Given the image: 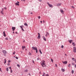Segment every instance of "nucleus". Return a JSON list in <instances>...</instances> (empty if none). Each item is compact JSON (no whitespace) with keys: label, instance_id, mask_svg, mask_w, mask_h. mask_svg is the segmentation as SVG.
<instances>
[{"label":"nucleus","instance_id":"43","mask_svg":"<svg viewBox=\"0 0 76 76\" xmlns=\"http://www.w3.org/2000/svg\"><path fill=\"white\" fill-rule=\"evenodd\" d=\"M55 66L57 67V64H55Z\"/></svg>","mask_w":76,"mask_h":76},{"label":"nucleus","instance_id":"15","mask_svg":"<svg viewBox=\"0 0 76 76\" xmlns=\"http://www.w3.org/2000/svg\"><path fill=\"white\" fill-rule=\"evenodd\" d=\"M3 11H1V14H2V15H4V13H3Z\"/></svg>","mask_w":76,"mask_h":76},{"label":"nucleus","instance_id":"36","mask_svg":"<svg viewBox=\"0 0 76 76\" xmlns=\"http://www.w3.org/2000/svg\"><path fill=\"white\" fill-rule=\"evenodd\" d=\"M68 67H70V64H69L68 66Z\"/></svg>","mask_w":76,"mask_h":76},{"label":"nucleus","instance_id":"18","mask_svg":"<svg viewBox=\"0 0 76 76\" xmlns=\"http://www.w3.org/2000/svg\"><path fill=\"white\" fill-rule=\"evenodd\" d=\"M24 25H25L26 26H28V24H27L26 23H24Z\"/></svg>","mask_w":76,"mask_h":76},{"label":"nucleus","instance_id":"6","mask_svg":"<svg viewBox=\"0 0 76 76\" xmlns=\"http://www.w3.org/2000/svg\"><path fill=\"white\" fill-rule=\"evenodd\" d=\"M60 12H61V13H63V14H64V11H63V10L62 9H61L60 10Z\"/></svg>","mask_w":76,"mask_h":76},{"label":"nucleus","instance_id":"50","mask_svg":"<svg viewBox=\"0 0 76 76\" xmlns=\"http://www.w3.org/2000/svg\"><path fill=\"white\" fill-rule=\"evenodd\" d=\"M72 60H75V58H72Z\"/></svg>","mask_w":76,"mask_h":76},{"label":"nucleus","instance_id":"12","mask_svg":"<svg viewBox=\"0 0 76 76\" xmlns=\"http://www.w3.org/2000/svg\"><path fill=\"white\" fill-rule=\"evenodd\" d=\"M49 35V33H48V32H47L46 34H45V36L46 37H48V36Z\"/></svg>","mask_w":76,"mask_h":76},{"label":"nucleus","instance_id":"53","mask_svg":"<svg viewBox=\"0 0 76 76\" xmlns=\"http://www.w3.org/2000/svg\"><path fill=\"white\" fill-rule=\"evenodd\" d=\"M75 67L76 68V64L75 65Z\"/></svg>","mask_w":76,"mask_h":76},{"label":"nucleus","instance_id":"10","mask_svg":"<svg viewBox=\"0 0 76 76\" xmlns=\"http://www.w3.org/2000/svg\"><path fill=\"white\" fill-rule=\"evenodd\" d=\"M69 42H70V44H71V43H72V42H73V40H69Z\"/></svg>","mask_w":76,"mask_h":76},{"label":"nucleus","instance_id":"17","mask_svg":"<svg viewBox=\"0 0 76 76\" xmlns=\"http://www.w3.org/2000/svg\"><path fill=\"white\" fill-rule=\"evenodd\" d=\"M61 71H62V72H64L65 71V70H64V69L62 68Z\"/></svg>","mask_w":76,"mask_h":76},{"label":"nucleus","instance_id":"16","mask_svg":"<svg viewBox=\"0 0 76 76\" xmlns=\"http://www.w3.org/2000/svg\"><path fill=\"white\" fill-rule=\"evenodd\" d=\"M61 4H57V6H61Z\"/></svg>","mask_w":76,"mask_h":76},{"label":"nucleus","instance_id":"37","mask_svg":"<svg viewBox=\"0 0 76 76\" xmlns=\"http://www.w3.org/2000/svg\"><path fill=\"white\" fill-rule=\"evenodd\" d=\"M38 19H40V18H41V17H40V16H39V17H38Z\"/></svg>","mask_w":76,"mask_h":76},{"label":"nucleus","instance_id":"57","mask_svg":"<svg viewBox=\"0 0 76 76\" xmlns=\"http://www.w3.org/2000/svg\"><path fill=\"white\" fill-rule=\"evenodd\" d=\"M43 23H44L45 22L44 21V20H43Z\"/></svg>","mask_w":76,"mask_h":76},{"label":"nucleus","instance_id":"62","mask_svg":"<svg viewBox=\"0 0 76 76\" xmlns=\"http://www.w3.org/2000/svg\"><path fill=\"white\" fill-rule=\"evenodd\" d=\"M17 2L18 3H19V2L18 1Z\"/></svg>","mask_w":76,"mask_h":76},{"label":"nucleus","instance_id":"47","mask_svg":"<svg viewBox=\"0 0 76 76\" xmlns=\"http://www.w3.org/2000/svg\"><path fill=\"white\" fill-rule=\"evenodd\" d=\"M4 9H5L6 10V9H7V8H6V7H5L4 8Z\"/></svg>","mask_w":76,"mask_h":76},{"label":"nucleus","instance_id":"63","mask_svg":"<svg viewBox=\"0 0 76 76\" xmlns=\"http://www.w3.org/2000/svg\"><path fill=\"white\" fill-rule=\"evenodd\" d=\"M26 50H27L26 49Z\"/></svg>","mask_w":76,"mask_h":76},{"label":"nucleus","instance_id":"38","mask_svg":"<svg viewBox=\"0 0 76 76\" xmlns=\"http://www.w3.org/2000/svg\"><path fill=\"white\" fill-rule=\"evenodd\" d=\"M72 65H75V63H72Z\"/></svg>","mask_w":76,"mask_h":76},{"label":"nucleus","instance_id":"25","mask_svg":"<svg viewBox=\"0 0 76 76\" xmlns=\"http://www.w3.org/2000/svg\"><path fill=\"white\" fill-rule=\"evenodd\" d=\"M4 61H5V62H4V64H6V59H5Z\"/></svg>","mask_w":76,"mask_h":76},{"label":"nucleus","instance_id":"27","mask_svg":"<svg viewBox=\"0 0 76 76\" xmlns=\"http://www.w3.org/2000/svg\"><path fill=\"white\" fill-rule=\"evenodd\" d=\"M72 45H74V46H75V44L74 42L72 43Z\"/></svg>","mask_w":76,"mask_h":76},{"label":"nucleus","instance_id":"29","mask_svg":"<svg viewBox=\"0 0 76 76\" xmlns=\"http://www.w3.org/2000/svg\"><path fill=\"white\" fill-rule=\"evenodd\" d=\"M36 53H38V50H37V49H36Z\"/></svg>","mask_w":76,"mask_h":76},{"label":"nucleus","instance_id":"41","mask_svg":"<svg viewBox=\"0 0 76 76\" xmlns=\"http://www.w3.org/2000/svg\"><path fill=\"white\" fill-rule=\"evenodd\" d=\"M7 65L8 66H9V65H10V63H8V64H7Z\"/></svg>","mask_w":76,"mask_h":76},{"label":"nucleus","instance_id":"2","mask_svg":"<svg viewBox=\"0 0 76 76\" xmlns=\"http://www.w3.org/2000/svg\"><path fill=\"white\" fill-rule=\"evenodd\" d=\"M20 28H21V29L22 30V31H24V30H23V28L24 26L23 25H22L21 26H20Z\"/></svg>","mask_w":76,"mask_h":76},{"label":"nucleus","instance_id":"24","mask_svg":"<svg viewBox=\"0 0 76 76\" xmlns=\"http://www.w3.org/2000/svg\"><path fill=\"white\" fill-rule=\"evenodd\" d=\"M28 69H26V70H25V71H24V72H28Z\"/></svg>","mask_w":76,"mask_h":76},{"label":"nucleus","instance_id":"56","mask_svg":"<svg viewBox=\"0 0 76 76\" xmlns=\"http://www.w3.org/2000/svg\"><path fill=\"white\" fill-rule=\"evenodd\" d=\"M42 21H40V23H42Z\"/></svg>","mask_w":76,"mask_h":76},{"label":"nucleus","instance_id":"20","mask_svg":"<svg viewBox=\"0 0 76 76\" xmlns=\"http://www.w3.org/2000/svg\"><path fill=\"white\" fill-rule=\"evenodd\" d=\"M6 70L7 72H8L9 71V68H8L7 67L6 68Z\"/></svg>","mask_w":76,"mask_h":76},{"label":"nucleus","instance_id":"21","mask_svg":"<svg viewBox=\"0 0 76 76\" xmlns=\"http://www.w3.org/2000/svg\"><path fill=\"white\" fill-rule=\"evenodd\" d=\"M26 48V47H25V46H23L22 47V50H23V48Z\"/></svg>","mask_w":76,"mask_h":76},{"label":"nucleus","instance_id":"11","mask_svg":"<svg viewBox=\"0 0 76 76\" xmlns=\"http://www.w3.org/2000/svg\"><path fill=\"white\" fill-rule=\"evenodd\" d=\"M43 38L44 40V41H46L47 40L46 39V38H45V37L43 36Z\"/></svg>","mask_w":76,"mask_h":76},{"label":"nucleus","instance_id":"44","mask_svg":"<svg viewBox=\"0 0 76 76\" xmlns=\"http://www.w3.org/2000/svg\"><path fill=\"white\" fill-rule=\"evenodd\" d=\"M0 71H1V72H2V71H1V69L0 68Z\"/></svg>","mask_w":76,"mask_h":76},{"label":"nucleus","instance_id":"3","mask_svg":"<svg viewBox=\"0 0 76 76\" xmlns=\"http://www.w3.org/2000/svg\"><path fill=\"white\" fill-rule=\"evenodd\" d=\"M73 52L74 53H76V47H74V48H73Z\"/></svg>","mask_w":76,"mask_h":76},{"label":"nucleus","instance_id":"64","mask_svg":"<svg viewBox=\"0 0 76 76\" xmlns=\"http://www.w3.org/2000/svg\"><path fill=\"white\" fill-rule=\"evenodd\" d=\"M75 63H76V60L75 61Z\"/></svg>","mask_w":76,"mask_h":76},{"label":"nucleus","instance_id":"13","mask_svg":"<svg viewBox=\"0 0 76 76\" xmlns=\"http://www.w3.org/2000/svg\"><path fill=\"white\" fill-rule=\"evenodd\" d=\"M62 62L64 64H66L67 63V62L66 61H65V62H63L62 61Z\"/></svg>","mask_w":76,"mask_h":76},{"label":"nucleus","instance_id":"42","mask_svg":"<svg viewBox=\"0 0 76 76\" xmlns=\"http://www.w3.org/2000/svg\"><path fill=\"white\" fill-rule=\"evenodd\" d=\"M9 68L10 69V70H12V69H11V66H10V67H9Z\"/></svg>","mask_w":76,"mask_h":76},{"label":"nucleus","instance_id":"58","mask_svg":"<svg viewBox=\"0 0 76 76\" xmlns=\"http://www.w3.org/2000/svg\"><path fill=\"white\" fill-rule=\"evenodd\" d=\"M33 13L32 12H31V14H33Z\"/></svg>","mask_w":76,"mask_h":76},{"label":"nucleus","instance_id":"46","mask_svg":"<svg viewBox=\"0 0 76 76\" xmlns=\"http://www.w3.org/2000/svg\"><path fill=\"white\" fill-rule=\"evenodd\" d=\"M15 54V52H13V54Z\"/></svg>","mask_w":76,"mask_h":76},{"label":"nucleus","instance_id":"34","mask_svg":"<svg viewBox=\"0 0 76 76\" xmlns=\"http://www.w3.org/2000/svg\"><path fill=\"white\" fill-rule=\"evenodd\" d=\"M8 63H10V60H9L8 61Z\"/></svg>","mask_w":76,"mask_h":76},{"label":"nucleus","instance_id":"33","mask_svg":"<svg viewBox=\"0 0 76 76\" xmlns=\"http://www.w3.org/2000/svg\"><path fill=\"white\" fill-rule=\"evenodd\" d=\"M64 48V46H63V45H62L61 48Z\"/></svg>","mask_w":76,"mask_h":76},{"label":"nucleus","instance_id":"54","mask_svg":"<svg viewBox=\"0 0 76 76\" xmlns=\"http://www.w3.org/2000/svg\"><path fill=\"white\" fill-rule=\"evenodd\" d=\"M23 1H25V0H23Z\"/></svg>","mask_w":76,"mask_h":76},{"label":"nucleus","instance_id":"48","mask_svg":"<svg viewBox=\"0 0 76 76\" xmlns=\"http://www.w3.org/2000/svg\"><path fill=\"white\" fill-rule=\"evenodd\" d=\"M11 72L12 73V69H11Z\"/></svg>","mask_w":76,"mask_h":76},{"label":"nucleus","instance_id":"5","mask_svg":"<svg viewBox=\"0 0 76 76\" xmlns=\"http://www.w3.org/2000/svg\"><path fill=\"white\" fill-rule=\"evenodd\" d=\"M47 4H48L49 6L50 7H53V5H52L51 4H49L48 2L47 3Z\"/></svg>","mask_w":76,"mask_h":76},{"label":"nucleus","instance_id":"31","mask_svg":"<svg viewBox=\"0 0 76 76\" xmlns=\"http://www.w3.org/2000/svg\"><path fill=\"white\" fill-rule=\"evenodd\" d=\"M71 7H72V8L73 9H75V7H73V6H71Z\"/></svg>","mask_w":76,"mask_h":76},{"label":"nucleus","instance_id":"28","mask_svg":"<svg viewBox=\"0 0 76 76\" xmlns=\"http://www.w3.org/2000/svg\"><path fill=\"white\" fill-rule=\"evenodd\" d=\"M14 57H15V58H16V59H18V57H16V56H15Z\"/></svg>","mask_w":76,"mask_h":76},{"label":"nucleus","instance_id":"39","mask_svg":"<svg viewBox=\"0 0 76 76\" xmlns=\"http://www.w3.org/2000/svg\"><path fill=\"white\" fill-rule=\"evenodd\" d=\"M28 75H29V76H31V74L29 73L28 74Z\"/></svg>","mask_w":76,"mask_h":76},{"label":"nucleus","instance_id":"30","mask_svg":"<svg viewBox=\"0 0 76 76\" xmlns=\"http://www.w3.org/2000/svg\"><path fill=\"white\" fill-rule=\"evenodd\" d=\"M28 54H29V55H30V56H31V53L30 52H29Z\"/></svg>","mask_w":76,"mask_h":76},{"label":"nucleus","instance_id":"51","mask_svg":"<svg viewBox=\"0 0 76 76\" xmlns=\"http://www.w3.org/2000/svg\"><path fill=\"white\" fill-rule=\"evenodd\" d=\"M33 63H34V60H33Z\"/></svg>","mask_w":76,"mask_h":76},{"label":"nucleus","instance_id":"52","mask_svg":"<svg viewBox=\"0 0 76 76\" xmlns=\"http://www.w3.org/2000/svg\"><path fill=\"white\" fill-rule=\"evenodd\" d=\"M12 33H13V34H15V32L14 31H13L12 32Z\"/></svg>","mask_w":76,"mask_h":76},{"label":"nucleus","instance_id":"55","mask_svg":"<svg viewBox=\"0 0 76 76\" xmlns=\"http://www.w3.org/2000/svg\"><path fill=\"white\" fill-rule=\"evenodd\" d=\"M2 11H3V10H4V9L3 8H2Z\"/></svg>","mask_w":76,"mask_h":76},{"label":"nucleus","instance_id":"61","mask_svg":"<svg viewBox=\"0 0 76 76\" xmlns=\"http://www.w3.org/2000/svg\"><path fill=\"white\" fill-rule=\"evenodd\" d=\"M40 1H41V0H39Z\"/></svg>","mask_w":76,"mask_h":76},{"label":"nucleus","instance_id":"60","mask_svg":"<svg viewBox=\"0 0 76 76\" xmlns=\"http://www.w3.org/2000/svg\"><path fill=\"white\" fill-rule=\"evenodd\" d=\"M65 56H67V55H66V54H65Z\"/></svg>","mask_w":76,"mask_h":76},{"label":"nucleus","instance_id":"26","mask_svg":"<svg viewBox=\"0 0 76 76\" xmlns=\"http://www.w3.org/2000/svg\"><path fill=\"white\" fill-rule=\"evenodd\" d=\"M17 66H18V67H20V65L19 64H17Z\"/></svg>","mask_w":76,"mask_h":76},{"label":"nucleus","instance_id":"23","mask_svg":"<svg viewBox=\"0 0 76 76\" xmlns=\"http://www.w3.org/2000/svg\"><path fill=\"white\" fill-rule=\"evenodd\" d=\"M45 73H43L42 76H45Z\"/></svg>","mask_w":76,"mask_h":76},{"label":"nucleus","instance_id":"7","mask_svg":"<svg viewBox=\"0 0 76 76\" xmlns=\"http://www.w3.org/2000/svg\"><path fill=\"white\" fill-rule=\"evenodd\" d=\"M32 50H36V49H37V47H32Z\"/></svg>","mask_w":76,"mask_h":76},{"label":"nucleus","instance_id":"59","mask_svg":"<svg viewBox=\"0 0 76 76\" xmlns=\"http://www.w3.org/2000/svg\"><path fill=\"white\" fill-rule=\"evenodd\" d=\"M15 34H18V33L17 32H15Z\"/></svg>","mask_w":76,"mask_h":76},{"label":"nucleus","instance_id":"14","mask_svg":"<svg viewBox=\"0 0 76 76\" xmlns=\"http://www.w3.org/2000/svg\"><path fill=\"white\" fill-rule=\"evenodd\" d=\"M3 34H4V37H6V34H5V31H4L3 33Z\"/></svg>","mask_w":76,"mask_h":76},{"label":"nucleus","instance_id":"1","mask_svg":"<svg viewBox=\"0 0 76 76\" xmlns=\"http://www.w3.org/2000/svg\"><path fill=\"white\" fill-rule=\"evenodd\" d=\"M45 61H44V60H43L42 61V63H40L41 65L43 67H46V65H45Z\"/></svg>","mask_w":76,"mask_h":76},{"label":"nucleus","instance_id":"32","mask_svg":"<svg viewBox=\"0 0 76 76\" xmlns=\"http://www.w3.org/2000/svg\"><path fill=\"white\" fill-rule=\"evenodd\" d=\"M72 73H74V71H73V70H72Z\"/></svg>","mask_w":76,"mask_h":76},{"label":"nucleus","instance_id":"8","mask_svg":"<svg viewBox=\"0 0 76 76\" xmlns=\"http://www.w3.org/2000/svg\"><path fill=\"white\" fill-rule=\"evenodd\" d=\"M15 28H16L15 27H12V29L13 31H14L15 30Z\"/></svg>","mask_w":76,"mask_h":76},{"label":"nucleus","instance_id":"40","mask_svg":"<svg viewBox=\"0 0 76 76\" xmlns=\"http://www.w3.org/2000/svg\"><path fill=\"white\" fill-rule=\"evenodd\" d=\"M51 61H52V62H53V59H51Z\"/></svg>","mask_w":76,"mask_h":76},{"label":"nucleus","instance_id":"35","mask_svg":"<svg viewBox=\"0 0 76 76\" xmlns=\"http://www.w3.org/2000/svg\"><path fill=\"white\" fill-rule=\"evenodd\" d=\"M5 39L6 40H8V38H5Z\"/></svg>","mask_w":76,"mask_h":76},{"label":"nucleus","instance_id":"4","mask_svg":"<svg viewBox=\"0 0 76 76\" xmlns=\"http://www.w3.org/2000/svg\"><path fill=\"white\" fill-rule=\"evenodd\" d=\"M38 36L37 37V38L38 39H40V38L41 37V35H40V34H39V33H38Z\"/></svg>","mask_w":76,"mask_h":76},{"label":"nucleus","instance_id":"19","mask_svg":"<svg viewBox=\"0 0 76 76\" xmlns=\"http://www.w3.org/2000/svg\"><path fill=\"white\" fill-rule=\"evenodd\" d=\"M15 4L16 6H19V4H18V3H16Z\"/></svg>","mask_w":76,"mask_h":76},{"label":"nucleus","instance_id":"45","mask_svg":"<svg viewBox=\"0 0 76 76\" xmlns=\"http://www.w3.org/2000/svg\"><path fill=\"white\" fill-rule=\"evenodd\" d=\"M45 76H49V75H48V74H46Z\"/></svg>","mask_w":76,"mask_h":76},{"label":"nucleus","instance_id":"9","mask_svg":"<svg viewBox=\"0 0 76 76\" xmlns=\"http://www.w3.org/2000/svg\"><path fill=\"white\" fill-rule=\"evenodd\" d=\"M2 52L3 53H4V54H6V53H7V52H6V51L5 50H3L2 51Z\"/></svg>","mask_w":76,"mask_h":76},{"label":"nucleus","instance_id":"22","mask_svg":"<svg viewBox=\"0 0 76 76\" xmlns=\"http://www.w3.org/2000/svg\"><path fill=\"white\" fill-rule=\"evenodd\" d=\"M39 51L40 53V54H42V52H41V50L39 49Z\"/></svg>","mask_w":76,"mask_h":76},{"label":"nucleus","instance_id":"49","mask_svg":"<svg viewBox=\"0 0 76 76\" xmlns=\"http://www.w3.org/2000/svg\"><path fill=\"white\" fill-rule=\"evenodd\" d=\"M37 60H39V58H37Z\"/></svg>","mask_w":76,"mask_h":76}]
</instances>
